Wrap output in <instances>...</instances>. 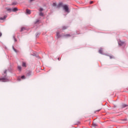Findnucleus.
Segmentation results:
<instances>
[{
  "instance_id": "nucleus-1",
  "label": "nucleus",
  "mask_w": 128,
  "mask_h": 128,
  "mask_svg": "<svg viewBox=\"0 0 128 128\" xmlns=\"http://www.w3.org/2000/svg\"><path fill=\"white\" fill-rule=\"evenodd\" d=\"M58 6H62L64 10L66 12H70V10H68V5H62V3H60L58 5Z\"/></svg>"
},
{
  "instance_id": "nucleus-2",
  "label": "nucleus",
  "mask_w": 128,
  "mask_h": 128,
  "mask_svg": "<svg viewBox=\"0 0 128 128\" xmlns=\"http://www.w3.org/2000/svg\"><path fill=\"white\" fill-rule=\"evenodd\" d=\"M8 12H16L18 10V8H13L12 10L11 8H7Z\"/></svg>"
},
{
  "instance_id": "nucleus-3",
  "label": "nucleus",
  "mask_w": 128,
  "mask_h": 128,
  "mask_svg": "<svg viewBox=\"0 0 128 128\" xmlns=\"http://www.w3.org/2000/svg\"><path fill=\"white\" fill-rule=\"evenodd\" d=\"M10 80V79L8 78H0V82H8Z\"/></svg>"
},
{
  "instance_id": "nucleus-4",
  "label": "nucleus",
  "mask_w": 128,
  "mask_h": 128,
  "mask_svg": "<svg viewBox=\"0 0 128 128\" xmlns=\"http://www.w3.org/2000/svg\"><path fill=\"white\" fill-rule=\"evenodd\" d=\"M26 14H30V10L27 9L26 10Z\"/></svg>"
},
{
  "instance_id": "nucleus-5",
  "label": "nucleus",
  "mask_w": 128,
  "mask_h": 128,
  "mask_svg": "<svg viewBox=\"0 0 128 128\" xmlns=\"http://www.w3.org/2000/svg\"><path fill=\"white\" fill-rule=\"evenodd\" d=\"M118 44L119 46H122V44H124V42H122V41L118 42Z\"/></svg>"
},
{
  "instance_id": "nucleus-6",
  "label": "nucleus",
  "mask_w": 128,
  "mask_h": 128,
  "mask_svg": "<svg viewBox=\"0 0 128 128\" xmlns=\"http://www.w3.org/2000/svg\"><path fill=\"white\" fill-rule=\"evenodd\" d=\"M6 16H4V18H0V20H6Z\"/></svg>"
},
{
  "instance_id": "nucleus-7",
  "label": "nucleus",
  "mask_w": 128,
  "mask_h": 128,
  "mask_svg": "<svg viewBox=\"0 0 128 128\" xmlns=\"http://www.w3.org/2000/svg\"><path fill=\"white\" fill-rule=\"evenodd\" d=\"M99 52L101 54H104V53H102V48L100 49Z\"/></svg>"
},
{
  "instance_id": "nucleus-8",
  "label": "nucleus",
  "mask_w": 128,
  "mask_h": 128,
  "mask_svg": "<svg viewBox=\"0 0 128 128\" xmlns=\"http://www.w3.org/2000/svg\"><path fill=\"white\" fill-rule=\"evenodd\" d=\"M18 70H19L20 72V70H22V66H18Z\"/></svg>"
},
{
  "instance_id": "nucleus-9",
  "label": "nucleus",
  "mask_w": 128,
  "mask_h": 128,
  "mask_svg": "<svg viewBox=\"0 0 128 128\" xmlns=\"http://www.w3.org/2000/svg\"><path fill=\"white\" fill-rule=\"evenodd\" d=\"M22 66H24V68H26V62H22Z\"/></svg>"
},
{
  "instance_id": "nucleus-10",
  "label": "nucleus",
  "mask_w": 128,
  "mask_h": 128,
  "mask_svg": "<svg viewBox=\"0 0 128 128\" xmlns=\"http://www.w3.org/2000/svg\"><path fill=\"white\" fill-rule=\"evenodd\" d=\"M126 107V104H124L122 105V108H124Z\"/></svg>"
},
{
  "instance_id": "nucleus-11",
  "label": "nucleus",
  "mask_w": 128,
  "mask_h": 128,
  "mask_svg": "<svg viewBox=\"0 0 128 128\" xmlns=\"http://www.w3.org/2000/svg\"><path fill=\"white\" fill-rule=\"evenodd\" d=\"M56 36H57V38H60V33L58 32H57Z\"/></svg>"
},
{
  "instance_id": "nucleus-12",
  "label": "nucleus",
  "mask_w": 128,
  "mask_h": 128,
  "mask_svg": "<svg viewBox=\"0 0 128 128\" xmlns=\"http://www.w3.org/2000/svg\"><path fill=\"white\" fill-rule=\"evenodd\" d=\"M92 126H96V124L93 122Z\"/></svg>"
},
{
  "instance_id": "nucleus-13",
  "label": "nucleus",
  "mask_w": 128,
  "mask_h": 128,
  "mask_svg": "<svg viewBox=\"0 0 128 128\" xmlns=\"http://www.w3.org/2000/svg\"><path fill=\"white\" fill-rule=\"evenodd\" d=\"M21 78H22V80H24V78H24V76H21Z\"/></svg>"
},
{
  "instance_id": "nucleus-14",
  "label": "nucleus",
  "mask_w": 128,
  "mask_h": 128,
  "mask_svg": "<svg viewBox=\"0 0 128 128\" xmlns=\"http://www.w3.org/2000/svg\"><path fill=\"white\" fill-rule=\"evenodd\" d=\"M39 10L40 12H42V10H44V9L42 8H40Z\"/></svg>"
},
{
  "instance_id": "nucleus-15",
  "label": "nucleus",
  "mask_w": 128,
  "mask_h": 128,
  "mask_svg": "<svg viewBox=\"0 0 128 128\" xmlns=\"http://www.w3.org/2000/svg\"><path fill=\"white\" fill-rule=\"evenodd\" d=\"M40 16H44V14H42V12H40Z\"/></svg>"
},
{
  "instance_id": "nucleus-16",
  "label": "nucleus",
  "mask_w": 128,
  "mask_h": 128,
  "mask_svg": "<svg viewBox=\"0 0 128 128\" xmlns=\"http://www.w3.org/2000/svg\"><path fill=\"white\" fill-rule=\"evenodd\" d=\"M13 50H14V51L15 52H17L16 50V49H14V46H13Z\"/></svg>"
},
{
  "instance_id": "nucleus-17",
  "label": "nucleus",
  "mask_w": 128,
  "mask_h": 128,
  "mask_svg": "<svg viewBox=\"0 0 128 128\" xmlns=\"http://www.w3.org/2000/svg\"><path fill=\"white\" fill-rule=\"evenodd\" d=\"M56 6V4L54 3V4H53V6Z\"/></svg>"
},
{
  "instance_id": "nucleus-18",
  "label": "nucleus",
  "mask_w": 128,
  "mask_h": 128,
  "mask_svg": "<svg viewBox=\"0 0 128 128\" xmlns=\"http://www.w3.org/2000/svg\"><path fill=\"white\" fill-rule=\"evenodd\" d=\"M24 30V28H22L21 29V32H22Z\"/></svg>"
},
{
  "instance_id": "nucleus-19",
  "label": "nucleus",
  "mask_w": 128,
  "mask_h": 128,
  "mask_svg": "<svg viewBox=\"0 0 128 128\" xmlns=\"http://www.w3.org/2000/svg\"><path fill=\"white\" fill-rule=\"evenodd\" d=\"M92 2H92V1L90 2V4H92Z\"/></svg>"
},
{
  "instance_id": "nucleus-20",
  "label": "nucleus",
  "mask_w": 128,
  "mask_h": 128,
  "mask_svg": "<svg viewBox=\"0 0 128 128\" xmlns=\"http://www.w3.org/2000/svg\"><path fill=\"white\" fill-rule=\"evenodd\" d=\"M2 34L1 32H0V36H2Z\"/></svg>"
},
{
  "instance_id": "nucleus-21",
  "label": "nucleus",
  "mask_w": 128,
  "mask_h": 128,
  "mask_svg": "<svg viewBox=\"0 0 128 128\" xmlns=\"http://www.w3.org/2000/svg\"><path fill=\"white\" fill-rule=\"evenodd\" d=\"M4 72L6 74V70Z\"/></svg>"
},
{
  "instance_id": "nucleus-22",
  "label": "nucleus",
  "mask_w": 128,
  "mask_h": 128,
  "mask_svg": "<svg viewBox=\"0 0 128 128\" xmlns=\"http://www.w3.org/2000/svg\"><path fill=\"white\" fill-rule=\"evenodd\" d=\"M14 40L15 42H16V38H14Z\"/></svg>"
},
{
  "instance_id": "nucleus-23",
  "label": "nucleus",
  "mask_w": 128,
  "mask_h": 128,
  "mask_svg": "<svg viewBox=\"0 0 128 128\" xmlns=\"http://www.w3.org/2000/svg\"><path fill=\"white\" fill-rule=\"evenodd\" d=\"M70 36V35H69V34L66 35V36Z\"/></svg>"
},
{
  "instance_id": "nucleus-24",
  "label": "nucleus",
  "mask_w": 128,
  "mask_h": 128,
  "mask_svg": "<svg viewBox=\"0 0 128 128\" xmlns=\"http://www.w3.org/2000/svg\"><path fill=\"white\" fill-rule=\"evenodd\" d=\"M32 0H30V2H32Z\"/></svg>"
},
{
  "instance_id": "nucleus-25",
  "label": "nucleus",
  "mask_w": 128,
  "mask_h": 128,
  "mask_svg": "<svg viewBox=\"0 0 128 128\" xmlns=\"http://www.w3.org/2000/svg\"><path fill=\"white\" fill-rule=\"evenodd\" d=\"M110 58H112V56H110Z\"/></svg>"
}]
</instances>
